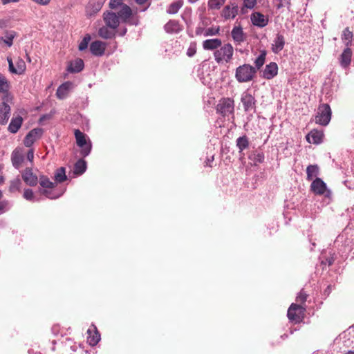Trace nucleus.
<instances>
[{"label":"nucleus","instance_id":"3","mask_svg":"<svg viewBox=\"0 0 354 354\" xmlns=\"http://www.w3.org/2000/svg\"><path fill=\"white\" fill-rule=\"evenodd\" d=\"M331 109L328 104H322L319 106L315 122L322 126H326L331 119Z\"/></svg>","mask_w":354,"mask_h":354},{"label":"nucleus","instance_id":"39","mask_svg":"<svg viewBox=\"0 0 354 354\" xmlns=\"http://www.w3.org/2000/svg\"><path fill=\"white\" fill-rule=\"evenodd\" d=\"M91 37L89 34H86L84 37V38L80 41L79 46H78V48L80 51H83L88 48V45L89 41H91Z\"/></svg>","mask_w":354,"mask_h":354},{"label":"nucleus","instance_id":"53","mask_svg":"<svg viewBox=\"0 0 354 354\" xmlns=\"http://www.w3.org/2000/svg\"><path fill=\"white\" fill-rule=\"evenodd\" d=\"M264 160V155L263 153H258L257 154H254V161L257 162H262Z\"/></svg>","mask_w":354,"mask_h":354},{"label":"nucleus","instance_id":"28","mask_svg":"<svg viewBox=\"0 0 354 354\" xmlns=\"http://www.w3.org/2000/svg\"><path fill=\"white\" fill-rule=\"evenodd\" d=\"M319 168L317 165H310L306 168L307 180H311L319 174Z\"/></svg>","mask_w":354,"mask_h":354},{"label":"nucleus","instance_id":"31","mask_svg":"<svg viewBox=\"0 0 354 354\" xmlns=\"http://www.w3.org/2000/svg\"><path fill=\"white\" fill-rule=\"evenodd\" d=\"M38 181L41 187H42L43 188L52 189L56 186V184L50 181L49 178L47 177L46 176H40Z\"/></svg>","mask_w":354,"mask_h":354},{"label":"nucleus","instance_id":"41","mask_svg":"<svg viewBox=\"0 0 354 354\" xmlns=\"http://www.w3.org/2000/svg\"><path fill=\"white\" fill-rule=\"evenodd\" d=\"M225 1V0H209L208 7L209 9H219Z\"/></svg>","mask_w":354,"mask_h":354},{"label":"nucleus","instance_id":"16","mask_svg":"<svg viewBox=\"0 0 354 354\" xmlns=\"http://www.w3.org/2000/svg\"><path fill=\"white\" fill-rule=\"evenodd\" d=\"M324 133L317 130H312L307 136L306 140L309 143L319 145L322 142Z\"/></svg>","mask_w":354,"mask_h":354},{"label":"nucleus","instance_id":"36","mask_svg":"<svg viewBox=\"0 0 354 354\" xmlns=\"http://www.w3.org/2000/svg\"><path fill=\"white\" fill-rule=\"evenodd\" d=\"M17 34L15 31H6L5 37H3V41L6 46L10 47L13 44V39L16 37Z\"/></svg>","mask_w":354,"mask_h":354},{"label":"nucleus","instance_id":"8","mask_svg":"<svg viewBox=\"0 0 354 354\" xmlns=\"http://www.w3.org/2000/svg\"><path fill=\"white\" fill-rule=\"evenodd\" d=\"M103 19L105 24L113 30H115L120 24L119 17L113 12L106 11L103 15Z\"/></svg>","mask_w":354,"mask_h":354},{"label":"nucleus","instance_id":"5","mask_svg":"<svg viewBox=\"0 0 354 354\" xmlns=\"http://www.w3.org/2000/svg\"><path fill=\"white\" fill-rule=\"evenodd\" d=\"M75 137L77 145L81 148V155L83 157L88 156L91 151V143L86 142L85 134L80 130L75 129Z\"/></svg>","mask_w":354,"mask_h":354},{"label":"nucleus","instance_id":"21","mask_svg":"<svg viewBox=\"0 0 354 354\" xmlns=\"http://www.w3.org/2000/svg\"><path fill=\"white\" fill-rule=\"evenodd\" d=\"M165 30L167 33H178L182 30L179 22L176 20H169L164 26Z\"/></svg>","mask_w":354,"mask_h":354},{"label":"nucleus","instance_id":"33","mask_svg":"<svg viewBox=\"0 0 354 354\" xmlns=\"http://www.w3.org/2000/svg\"><path fill=\"white\" fill-rule=\"evenodd\" d=\"M256 72L254 67L245 64V82L252 80Z\"/></svg>","mask_w":354,"mask_h":354},{"label":"nucleus","instance_id":"10","mask_svg":"<svg viewBox=\"0 0 354 354\" xmlns=\"http://www.w3.org/2000/svg\"><path fill=\"white\" fill-rule=\"evenodd\" d=\"M24 181L29 186L34 187L38 183V177L34 174L31 168L27 167L21 174Z\"/></svg>","mask_w":354,"mask_h":354},{"label":"nucleus","instance_id":"63","mask_svg":"<svg viewBox=\"0 0 354 354\" xmlns=\"http://www.w3.org/2000/svg\"><path fill=\"white\" fill-rule=\"evenodd\" d=\"M326 261H327V263H328V266H331L333 263L334 260H333V258L327 259Z\"/></svg>","mask_w":354,"mask_h":354},{"label":"nucleus","instance_id":"64","mask_svg":"<svg viewBox=\"0 0 354 354\" xmlns=\"http://www.w3.org/2000/svg\"><path fill=\"white\" fill-rule=\"evenodd\" d=\"M280 1V3L279 4L277 5V9H280L281 8H282L283 6V3H281L282 0H279Z\"/></svg>","mask_w":354,"mask_h":354},{"label":"nucleus","instance_id":"50","mask_svg":"<svg viewBox=\"0 0 354 354\" xmlns=\"http://www.w3.org/2000/svg\"><path fill=\"white\" fill-rule=\"evenodd\" d=\"M122 5H124L122 3V0H110V2H109V7L111 9H115L118 6H122Z\"/></svg>","mask_w":354,"mask_h":354},{"label":"nucleus","instance_id":"40","mask_svg":"<svg viewBox=\"0 0 354 354\" xmlns=\"http://www.w3.org/2000/svg\"><path fill=\"white\" fill-rule=\"evenodd\" d=\"M16 68H17L19 75H21L25 72L26 69V65L22 58L18 57L17 60L16 61Z\"/></svg>","mask_w":354,"mask_h":354},{"label":"nucleus","instance_id":"59","mask_svg":"<svg viewBox=\"0 0 354 354\" xmlns=\"http://www.w3.org/2000/svg\"><path fill=\"white\" fill-rule=\"evenodd\" d=\"M19 0H1V2L3 5L10 3H17Z\"/></svg>","mask_w":354,"mask_h":354},{"label":"nucleus","instance_id":"58","mask_svg":"<svg viewBox=\"0 0 354 354\" xmlns=\"http://www.w3.org/2000/svg\"><path fill=\"white\" fill-rule=\"evenodd\" d=\"M127 32V29L126 28H123L118 32V35L120 37H123L126 35Z\"/></svg>","mask_w":354,"mask_h":354},{"label":"nucleus","instance_id":"24","mask_svg":"<svg viewBox=\"0 0 354 354\" xmlns=\"http://www.w3.org/2000/svg\"><path fill=\"white\" fill-rule=\"evenodd\" d=\"M10 82L6 77V76L0 73V93L3 94L2 97H5L7 95H11L9 92Z\"/></svg>","mask_w":354,"mask_h":354},{"label":"nucleus","instance_id":"46","mask_svg":"<svg viewBox=\"0 0 354 354\" xmlns=\"http://www.w3.org/2000/svg\"><path fill=\"white\" fill-rule=\"evenodd\" d=\"M40 193L41 194L44 195L46 198H50V199H56V198H58L61 196V194L55 195L53 193L52 191H49L46 189H41Z\"/></svg>","mask_w":354,"mask_h":354},{"label":"nucleus","instance_id":"35","mask_svg":"<svg viewBox=\"0 0 354 354\" xmlns=\"http://www.w3.org/2000/svg\"><path fill=\"white\" fill-rule=\"evenodd\" d=\"M21 187V181L19 178H16L10 182L9 192L15 193L20 192Z\"/></svg>","mask_w":354,"mask_h":354},{"label":"nucleus","instance_id":"56","mask_svg":"<svg viewBox=\"0 0 354 354\" xmlns=\"http://www.w3.org/2000/svg\"><path fill=\"white\" fill-rule=\"evenodd\" d=\"M34 158V151L33 149H30L27 153V159L32 162Z\"/></svg>","mask_w":354,"mask_h":354},{"label":"nucleus","instance_id":"17","mask_svg":"<svg viewBox=\"0 0 354 354\" xmlns=\"http://www.w3.org/2000/svg\"><path fill=\"white\" fill-rule=\"evenodd\" d=\"M352 50L350 47H347L344 50L339 57V64L343 68L348 67L351 62Z\"/></svg>","mask_w":354,"mask_h":354},{"label":"nucleus","instance_id":"15","mask_svg":"<svg viewBox=\"0 0 354 354\" xmlns=\"http://www.w3.org/2000/svg\"><path fill=\"white\" fill-rule=\"evenodd\" d=\"M222 45L221 39H209L203 41V48L206 50H216Z\"/></svg>","mask_w":354,"mask_h":354},{"label":"nucleus","instance_id":"26","mask_svg":"<svg viewBox=\"0 0 354 354\" xmlns=\"http://www.w3.org/2000/svg\"><path fill=\"white\" fill-rule=\"evenodd\" d=\"M132 15V10L131 8L124 4L121 6V9L118 13V16L119 17V19H121V20L124 22H125Z\"/></svg>","mask_w":354,"mask_h":354},{"label":"nucleus","instance_id":"32","mask_svg":"<svg viewBox=\"0 0 354 354\" xmlns=\"http://www.w3.org/2000/svg\"><path fill=\"white\" fill-rule=\"evenodd\" d=\"M255 107V99L251 95L248 93L245 94V111L254 109Z\"/></svg>","mask_w":354,"mask_h":354},{"label":"nucleus","instance_id":"23","mask_svg":"<svg viewBox=\"0 0 354 354\" xmlns=\"http://www.w3.org/2000/svg\"><path fill=\"white\" fill-rule=\"evenodd\" d=\"M231 35L236 44H240L243 41V31L240 24L233 28Z\"/></svg>","mask_w":354,"mask_h":354},{"label":"nucleus","instance_id":"30","mask_svg":"<svg viewBox=\"0 0 354 354\" xmlns=\"http://www.w3.org/2000/svg\"><path fill=\"white\" fill-rule=\"evenodd\" d=\"M54 178L55 180L59 183L65 181L67 179V176L66 175V169L63 167L57 169L55 172Z\"/></svg>","mask_w":354,"mask_h":354},{"label":"nucleus","instance_id":"62","mask_svg":"<svg viewBox=\"0 0 354 354\" xmlns=\"http://www.w3.org/2000/svg\"><path fill=\"white\" fill-rule=\"evenodd\" d=\"M214 160V156H212L211 157V159L208 158L206 161V166H209V167H212V165H210V162H212Z\"/></svg>","mask_w":354,"mask_h":354},{"label":"nucleus","instance_id":"27","mask_svg":"<svg viewBox=\"0 0 354 354\" xmlns=\"http://www.w3.org/2000/svg\"><path fill=\"white\" fill-rule=\"evenodd\" d=\"M86 169V162L83 159L78 160L74 165L73 172L75 175L83 174Z\"/></svg>","mask_w":354,"mask_h":354},{"label":"nucleus","instance_id":"6","mask_svg":"<svg viewBox=\"0 0 354 354\" xmlns=\"http://www.w3.org/2000/svg\"><path fill=\"white\" fill-rule=\"evenodd\" d=\"M311 190L318 195L325 194L326 197L330 198L331 192L327 189L326 184L319 178H316L311 183Z\"/></svg>","mask_w":354,"mask_h":354},{"label":"nucleus","instance_id":"60","mask_svg":"<svg viewBox=\"0 0 354 354\" xmlns=\"http://www.w3.org/2000/svg\"><path fill=\"white\" fill-rule=\"evenodd\" d=\"M204 31L205 30L203 28H197L196 30V34L197 35H200L201 34H203L204 33Z\"/></svg>","mask_w":354,"mask_h":354},{"label":"nucleus","instance_id":"61","mask_svg":"<svg viewBox=\"0 0 354 354\" xmlns=\"http://www.w3.org/2000/svg\"><path fill=\"white\" fill-rule=\"evenodd\" d=\"M7 23L5 20L1 19L0 20V28H3L6 27Z\"/></svg>","mask_w":354,"mask_h":354},{"label":"nucleus","instance_id":"12","mask_svg":"<svg viewBox=\"0 0 354 354\" xmlns=\"http://www.w3.org/2000/svg\"><path fill=\"white\" fill-rule=\"evenodd\" d=\"M106 44L101 41H94L90 45L91 53L95 56H102L104 54Z\"/></svg>","mask_w":354,"mask_h":354},{"label":"nucleus","instance_id":"22","mask_svg":"<svg viewBox=\"0 0 354 354\" xmlns=\"http://www.w3.org/2000/svg\"><path fill=\"white\" fill-rule=\"evenodd\" d=\"M84 61L82 59L78 58L70 63L67 70L70 73H80L84 69Z\"/></svg>","mask_w":354,"mask_h":354},{"label":"nucleus","instance_id":"7","mask_svg":"<svg viewBox=\"0 0 354 354\" xmlns=\"http://www.w3.org/2000/svg\"><path fill=\"white\" fill-rule=\"evenodd\" d=\"M250 21L254 26L262 28L268 24L269 18L260 12L254 11L250 15Z\"/></svg>","mask_w":354,"mask_h":354},{"label":"nucleus","instance_id":"48","mask_svg":"<svg viewBox=\"0 0 354 354\" xmlns=\"http://www.w3.org/2000/svg\"><path fill=\"white\" fill-rule=\"evenodd\" d=\"M236 78L239 82H243V65L239 66L236 71Z\"/></svg>","mask_w":354,"mask_h":354},{"label":"nucleus","instance_id":"25","mask_svg":"<svg viewBox=\"0 0 354 354\" xmlns=\"http://www.w3.org/2000/svg\"><path fill=\"white\" fill-rule=\"evenodd\" d=\"M98 35L103 39H112L115 37V30L111 29L106 25L101 27L98 30Z\"/></svg>","mask_w":354,"mask_h":354},{"label":"nucleus","instance_id":"2","mask_svg":"<svg viewBox=\"0 0 354 354\" xmlns=\"http://www.w3.org/2000/svg\"><path fill=\"white\" fill-rule=\"evenodd\" d=\"M12 103V95H7L2 97V102L0 104V124H7L10 116V104Z\"/></svg>","mask_w":354,"mask_h":354},{"label":"nucleus","instance_id":"44","mask_svg":"<svg viewBox=\"0 0 354 354\" xmlns=\"http://www.w3.org/2000/svg\"><path fill=\"white\" fill-rule=\"evenodd\" d=\"M100 340V335L97 331H95V335L93 336L89 335L88 337V342L91 345L95 346L96 345L99 341Z\"/></svg>","mask_w":354,"mask_h":354},{"label":"nucleus","instance_id":"20","mask_svg":"<svg viewBox=\"0 0 354 354\" xmlns=\"http://www.w3.org/2000/svg\"><path fill=\"white\" fill-rule=\"evenodd\" d=\"M23 123V118L20 115L12 118L8 127L9 132L16 133L21 128Z\"/></svg>","mask_w":354,"mask_h":354},{"label":"nucleus","instance_id":"4","mask_svg":"<svg viewBox=\"0 0 354 354\" xmlns=\"http://www.w3.org/2000/svg\"><path fill=\"white\" fill-rule=\"evenodd\" d=\"M234 101L230 98H222L216 106V113L223 117L229 116L234 111Z\"/></svg>","mask_w":354,"mask_h":354},{"label":"nucleus","instance_id":"47","mask_svg":"<svg viewBox=\"0 0 354 354\" xmlns=\"http://www.w3.org/2000/svg\"><path fill=\"white\" fill-rule=\"evenodd\" d=\"M7 62L8 63V71L10 73L19 75L17 68L14 66L12 59L10 57H7Z\"/></svg>","mask_w":354,"mask_h":354},{"label":"nucleus","instance_id":"29","mask_svg":"<svg viewBox=\"0 0 354 354\" xmlns=\"http://www.w3.org/2000/svg\"><path fill=\"white\" fill-rule=\"evenodd\" d=\"M237 6H233L232 8H230V6H227L223 10V15L225 19L234 18L237 15Z\"/></svg>","mask_w":354,"mask_h":354},{"label":"nucleus","instance_id":"9","mask_svg":"<svg viewBox=\"0 0 354 354\" xmlns=\"http://www.w3.org/2000/svg\"><path fill=\"white\" fill-rule=\"evenodd\" d=\"M43 133V129L41 128H35L30 131L26 136L24 143L27 147H30L33 143L39 139Z\"/></svg>","mask_w":354,"mask_h":354},{"label":"nucleus","instance_id":"37","mask_svg":"<svg viewBox=\"0 0 354 354\" xmlns=\"http://www.w3.org/2000/svg\"><path fill=\"white\" fill-rule=\"evenodd\" d=\"M183 6V2L181 1H174L171 3L167 10V12L169 14H176L178 12L179 9Z\"/></svg>","mask_w":354,"mask_h":354},{"label":"nucleus","instance_id":"38","mask_svg":"<svg viewBox=\"0 0 354 354\" xmlns=\"http://www.w3.org/2000/svg\"><path fill=\"white\" fill-rule=\"evenodd\" d=\"M266 55V52L263 51L255 59V61H254L255 67L254 68H256V70H259L261 68V66H263V65L265 63Z\"/></svg>","mask_w":354,"mask_h":354},{"label":"nucleus","instance_id":"42","mask_svg":"<svg viewBox=\"0 0 354 354\" xmlns=\"http://www.w3.org/2000/svg\"><path fill=\"white\" fill-rule=\"evenodd\" d=\"M219 31H220V28L218 26L216 28H214V27L208 28L206 30H205L203 35L205 37L217 35L219 34Z\"/></svg>","mask_w":354,"mask_h":354},{"label":"nucleus","instance_id":"14","mask_svg":"<svg viewBox=\"0 0 354 354\" xmlns=\"http://www.w3.org/2000/svg\"><path fill=\"white\" fill-rule=\"evenodd\" d=\"M73 87V83L70 81H67L62 84H61L57 89L56 91V95L57 98L60 100L65 99L68 94L69 91Z\"/></svg>","mask_w":354,"mask_h":354},{"label":"nucleus","instance_id":"11","mask_svg":"<svg viewBox=\"0 0 354 354\" xmlns=\"http://www.w3.org/2000/svg\"><path fill=\"white\" fill-rule=\"evenodd\" d=\"M278 73V66L275 62L267 64L263 71L262 77L266 80L274 78Z\"/></svg>","mask_w":354,"mask_h":354},{"label":"nucleus","instance_id":"45","mask_svg":"<svg viewBox=\"0 0 354 354\" xmlns=\"http://www.w3.org/2000/svg\"><path fill=\"white\" fill-rule=\"evenodd\" d=\"M23 196L25 199L30 201H35V196L33 191L31 189H25L24 191Z\"/></svg>","mask_w":354,"mask_h":354},{"label":"nucleus","instance_id":"54","mask_svg":"<svg viewBox=\"0 0 354 354\" xmlns=\"http://www.w3.org/2000/svg\"><path fill=\"white\" fill-rule=\"evenodd\" d=\"M236 145L239 149V151L241 152L243 150V136H241L237 139Z\"/></svg>","mask_w":354,"mask_h":354},{"label":"nucleus","instance_id":"49","mask_svg":"<svg viewBox=\"0 0 354 354\" xmlns=\"http://www.w3.org/2000/svg\"><path fill=\"white\" fill-rule=\"evenodd\" d=\"M308 296V295L304 291V290H301L297 296L296 300L297 302L304 304L306 301Z\"/></svg>","mask_w":354,"mask_h":354},{"label":"nucleus","instance_id":"18","mask_svg":"<svg viewBox=\"0 0 354 354\" xmlns=\"http://www.w3.org/2000/svg\"><path fill=\"white\" fill-rule=\"evenodd\" d=\"M284 45V37L282 35L278 33L273 41V44H272V52L275 54H278L283 50Z\"/></svg>","mask_w":354,"mask_h":354},{"label":"nucleus","instance_id":"34","mask_svg":"<svg viewBox=\"0 0 354 354\" xmlns=\"http://www.w3.org/2000/svg\"><path fill=\"white\" fill-rule=\"evenodd\" d=\"M353 37V32L349 30V28H346L342 32V39L347 47L351 45Z\"/></svg>","mask_w":354,"mask_h":354},{"label":"nucleus","instance_id":"1","mask_svg":"<svg viewBox=\"0 0 354 354\" xmlns=\"http://www.w3.org/2000/svg\"><path fill=\"white\" fill-rule=\"evenodd\" d=\"M233 55V47L230 44L221 46L214 52L215 61L218 63H222L223 61L228 62Z\"/></svg>","mask_w":354,"mask_h":354},{"label":"nucleus","instance_id":"55","mask_svg":"<svg viewBox=\"0 0 354 354\" xmlns=\"http://www.w3.org/2000/svg\"><path fill=\"white\" fill-rule=\"evenodd\" d=\"M196 52V48L190 46L187 51V55L189 57H192L195 55Z\"/></svg>","mask_w":354,"mask_h":354},{"label":"nucleus","instance_id":"43","mask_svg":"<svg viewBox=\"0 0 354 354\" xmlns=\"http://www.w3.org/2000/svg\"><path fill=\"white\" fill-rule=\"evenodd\" d=\"M11 203L7 200L0 201V214L8 211L11 207Z\"/></svg>","mask_w":354,"mask_h":354},{"label":"nucleus","instance_id":"57","mask_svg":"<svg viewBox=\"0 0 354 354\" xmlns=\"http://www.w3.org/2000/svg\"><path fill=\"white\" fill-rule=\"evenodd\" d=\"M51 0H37V4L41 6H47L50 3Z\"/></svg>","mask_w":354,"mask_h":354},{"label":"nucleus","instance_id":"13","mask_svg":"<svg viewBox=\"0 0 354 354\" xmlns=\"http://www.w3.org/2000/svg\"><path fill=\"white\" fill-rule=\"evenodd\" d=\"M301 309V306L298 304H292L289 307L287 316L291 322L299 323L301 321L300 316L297 314V311Z\"/></svg>","mask_w":354,"mask_h":354},{"label":"nucleus","instance_id":"19","mask_svg":"<svg viewBox=\"0 0 354 354\" xmlns=\"http://www.w3.org/2000/svg\"><path fill=\"white\" fill-rule=\"evenodd\" d=\"M11 160L13 167L18 169L24 160V156L19 150L15 149L11 154Z\"/></svg>","mask_w":354,"mask_h":354},{"label":"nucleus","instance_id":"52","mask_svg":"<svg viewBox=\"0 0 354 354\" xmlns=\"http://www.w3.org/2000/svg\"><path fill=\"white\" fill-rule=\"evenodd\" d=\"M135 1L139 5H143L147 3V6L140 10V11H145L150 6L151 2L149 0H135Z\"/></svg>","mask_w":354,"mask_h":354},{"label":"nucleus","instance_id":"51","mask_svg":"<svg viewBox=\"0 0 354 354\" xmlns=\"http://www.w3.org/2000/svg\"><path fill=\"white\" fill-rule=\"evenodd\" d=\"M257 3V0H245V8L253 9Z\"/></svg>","mask_w":354,"mask_h":354}]
</instances>
